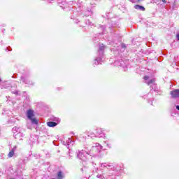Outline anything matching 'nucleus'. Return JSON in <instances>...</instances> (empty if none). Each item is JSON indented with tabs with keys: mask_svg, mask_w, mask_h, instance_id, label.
Wrapping results in <instances>:
<instances>
[{
	"mask_svg": "<svg viewBox=\"0 0 179 179\" xmlns=\"http://www.w3.org/2000/svg\"><path fill=\"white\" fill-rule=\"evenodd\" d=\"M27 116L28 120H30V121L31 122V124H34L35 125H37V124H38V121H37V119L33 117H34V111H33L32 110H27Z\"/></svg>",
	"mask_w": 179,
	"mask_h": 179,
	"instance_id": "obj_1",
	"label": "nucleus"
},
{
	"mask_svg": "<svg viewBox=\"0 0 179 179\" xmlns=\"http://www.w3.org/2000/svg\"><path fill=\"white\" fill-rule=\"evenodd\" d=\"M85 155H89L86 151L82 150V152H79L78 154L77 155L78 159L80 160H83V162H86L87 159L85 156Z\"/></svg>",
	"mask_w": 179,
	"mask_h": 179,
	"instance_id": "obj_2",
	"label": "nucleus"
},
{
	"mask_svg": "<svg viewBox=\"0 0 179 179\" xmlns=\"http://www.w3.org/2000/svg\"><path fill=\"white\" fill-rule=\"evenodd\" d=\"M171 96L172 99H176L177 97H179V90H175L173 91H171Z\"/></svg>",
	"mask_w": 179,
	"mask_h": 179,
	"instance_id": "obj_3",
	"label": "nucleus"
},
{
	"mask_svg": "<svg viewBox=\"0 0 179 179\" xmlns=\"http://www.w3.org/2000/svg\"><path fill=\"white\" fill-rule=\"evenodd\" d=\"M105 48H106V46H104L103 44H101L99 45V49L98 52H99L100 57L103 56V54H104Z\"/></svg>",
	"mask_w": 179,
	"mask_h": 179,
	"instance_id": "obj_4",
	"label": "nucleus"
},
{
	"mask_svg": "<svg viewBox=\"0 0 179 179\" xmlns=\"http://www.w3.org/2000/svg\"><path fill=\"white\" fill-rule=\"evenodd\" d=\"M134 8L136 9V10H142V12H145V10H146L145 7H143L139 4L134 6Z\"/></svg>",
	"mask_w": 179,
	"mask_h": 179,
	"instance_id": "obj_5",
	"label": "nucleus"
},
{
	"mask_svg": "<svg viewBox=\"0 0 179 179\" xmlns=\"http://www.w3.org/2000/svg\"><path fill=\"white\" fill-rule=\"evenodd\" d=\"M17 147L14 146L13 148L10 150V152L8 155V157H13V155H15V151L16 150Z\"/></svg>",
	"mask_w": 179,
	"mask_h": 179,
	"instance_id": "obj_6",
	"label": "nucleus"
},
{
	"mask_svg": "<svg viewBox=\"0 0 179 179\" xmlns=\"http://www.w3.org/2000/svg\"><path fill=\"white\" fill-rule=\"evenodd\" d=\"M48 127H57V125H58V123L55 122H48L47 123Z\"/></svg>",
	"mask_w": 179,
	"mask_h": 179,
	"instance_id": "obj_7",
	"label": "nucleus"
},
{
	"mask_svg": "<svg viewBox=\"0 0 179 179\" xmlns=\"http://www.w3.org/2000/svg\"><path fill=\"white\" fill-rule=\"evenodd\" d=\"M103 147L101 146V145H100V144H99V143H96V146L95 147H94V150H96V149H98V152H100V150H101V148H102Z\"/></svg>",
	"mask_w": 179,
	"mask_h": 179,
	"instance_id": "obj_8",
	"label": "nucleus"
},
{
	"mask_svg": "<svg viewBox=\"0 0 179 179\" xmlns=\"http://www.w3.org/2000/svg\"><path fill=\"white\" fill-rule=\"evenodd\" d=\"M64 178V176L62 175V171H59L57 173V179H62Z\"/></svg>",
	"mask_w": 179,
	"mask_h": 179,
	"instance_id": "obj_9",
	"label": "nucleus"
},
{
	"mask_svg": "<svg viewBox=\"0 0 179 179\" xmlns=\"http://www.w3.org/2000/svg\"><path fill=\"white\" fill-rule=\"evenodd\" d=\"M155 79H151L148 82H145L148 86H150V85H153L155 83Z\"/></svg>",
	"mask_w": 179,
	"mask_h": 179,
	"instance_id": "obj_10",
	"label": "nucleus"
},
{
	"mask_svg": "<svg viewBox=\"0 0 179 179\" xmlns=\"http://www.w3.org/2000/svg\"><path fill=\"white\" fill-rule=\"evenodd\" d=\"M95 135L96 136H101V135H103V131H101V130L96 131Z\"/></svg>",
	"mask_w": 179,
	"mask_h": 179,
	"instance_id": "obj_11",
	"label": "nucleus"
},
{
	"mask_svg": "<svg viewBox=\"0 0 179 179\" xmlns=\"http://www.w3.org/2000/svg\"><path fill=\"white\" fill-rule=\"evenodd\" d=\"M21 80H22L23 83L29 84V82H27V80L24 77H21Z\"/></svg>",
	"mask_w": 179,
	"mask_h": 179,
	"instance_id": "obj_12",
	"label": "nucleus"
},
{
	"mask_svg": "<svg viewBox=\"0 0 179 179\" xmlns=\"http://www.w3.org/2000/svg\"><path fill=\"white\" fill-rule=\"evenodd\" d=\"M101 167L102 169H106V168H107V163H102V164H101Z\"/></svg>",
	"mask_w": 179,
	"mask_h": 179,
	"instance_id": "obj_13",
	"label": "nucleus"
},
{
	"mask_svg": "<svg viewBox=\"0 0 179 179\" xmlns=\"http://www.w3.org/2000/svg\"><path fill=\"white\" fill-rule=\"evenodd\" d=\"M95 61L98 63L100 64V62L101 61V57H97L95 59Z\"/></svg>",
	"mask_w": 179,
	"mask_h": 179,
	"instance_id": "obj_14",
	"label": "nucleus"
},
{
	"mask_svg": "<svg viewBox=\"0 0 179 179\" xmlns=\"http://www.w3.org/2000/svg\"><path fill=\"white\" fill-rule=\"evenodd\" d=\"M12 93L13 94H15L16 96H19V94H19V91H14V92H12Z\"/></svg>",
	"mask_w": 179,
	"mask_h": 179,
	"instance_id": "obj_15",
	"label": "nucleus"
},
{
	"mask_svg": "<svg viewBox=\"0 0 179 179\" xmlns=\"http://www.w3.org/2000/svg\"><path fill=\"white\" fill-rule=\"evenodd\" d=\"M20 135H22L20 133H17V134H15V139H17V138H19Z\"/></svg>",
	"mask_w": 179,
	"mask_h": 179,
	"instance_id": "obj_16",
	"label": "nucleus"
},
{
	"mask_svg": "<svg viewBox=\"0 0 179 179\" xmlns=\"http://www.w3.org/2000/svg\"><path fill=\"white\" fill-rule=\"evenodd\" d=\"M121 47L122 48H127V45L124 43H122Z\"/></svg>",
	"mask_w": 179,
	"mask_h": 179,
	"instance_id": "obj_17",
	"label": "nucleus"
},
{
	"mask_svg": "<svg viewBox=\"0 0 179 179\" xmlns=\"http://www.w3.org/2000/svg\"><path fill=\"white\" fill-rule=\"evenodd\" d=\"M143 0H136V3H140Z\"/></svg>",
	"mask_w": 179,
	"mask_h": 179,
	"instance_id": "obj_18",
	"label": "nucleus"
},
{
	"mask_svg": "<svg viewBox=\"0 0 179 179\" xmlns=\"http://www.w3.org/2000/svg\"><path fill=\"white\" fill-rule=\"evenodd\" d=\"M143 79L145 80H148V79H149V76H144Z\"/></svg>",
	"mask_w": 179,
	"mask_h": 179,
	"instance_id": "obj_19",
	"label": "nucleus"
},
{
	"mask_svg": "<svg viewBox=\"0 0 179 179\" xmlns=\"http://www.w3.org/2000/svg\"><path fill=\"white\" fill-rule=\"evenodd\" d=\"M130 2H132V3H136V0H129Z\"/></svg>",
	"mask_w": 179,
	"mask_h": 179,
	"instance_id": "obj_20",
	"label": "nucleus"
},
{
	"mask_svg": "<svg viewBox=\"0 0 179 179\" xmlns=\"http://www.w3.org/2000/svg\"><path fill=\"white\" fill-rule=\"evenodd\" d=\"M17 129V127H14V128L13 129V132H15V131H16Z\"/></svg>",
	"mask_w": 179,
	"mask_h": 179,
	"instance_id": "obj_21",
	"label": "nucleus"
},
{
	"mask_svg": "<svg viewBox=\"0 0 179 179\" xmlns=\"http://www.w3.org/2000/svg\"><path fill=\"white\" fill-rule=\"evenodd\" d=\"M108 167H111V165H110L109 164H106V168Z\"/></svg>",
	"mask_w": 179,
	"mask_h": 179,
	"instance_id": "obj_22",
	"label": "nucleus"
},
{
	"mask_svg": "<svg viewBox=\"0 0 179 179\" xmlns=\"http://www.w3.org/2000/svg\"><path fill=\"white\" fill-rule=\"evenodd\" d=\"M176 37H177L178 40L179 41V34H178L176 35Z\"/></svg>",
	"mask_w": 179,
	"mask_h": 179,
	"instance_id": "obj_23",
	"label": "nucleus"
},
{
	"mask_svg": "<svg viewBox=\"0 0 179 179\" xmlns=\"http://www.w3.org/2000/svg\"><path fill=\"white\" fill-rule=\"evenodd\" d=\"M176 108L179 111V106H176Z\"/></svg>",
	"mask_w": 179,
	"mask_h": 179,
	"instance_id": "obj_24",
	"label": "nucleus"
},
{
	"mask_svg": "<svg viewBox=\"0 0 179 179\" xmlns=\"http://www.w3.org/2000/svg\"><path fill=\"white\" fill-rule=\"evenodd\" d=\"M80 170H81V171H83V168H81Z\"/></svg>",
	"mask_w": 179,
	"mask_h": 179,
	"instance_id": "obj_25",
	"label": "nucleus"
},
{
	"mask_svg": "<svg viewBox=\"0 0 179 179\" xmlns=\"http://www.w3.org/2000/svg\"><path fill=\"white\" fill-rule=\"evenodd\" d=\"M162 2H166V0H162Z\"/></svg>",
	"mask_w": 179,
	"mask_h": 179,
	"instance_id": "obj_26",
	"label": "nucleus"
},
{
	"mask_svg": "<svg viewBox=\"0 0 179 179\" xmlns=\"http://www.w3.org/2000/svg\"><path fill=\"white\" fill-rule=\"evenodd\" d=\"M0 82H1V78H0Z\"/></svg>",
	"mask_w": 179,
	"mask_h": 179,
	"instance_id": "obj_27",
	"label": "nucleus"
}]
</instances>
